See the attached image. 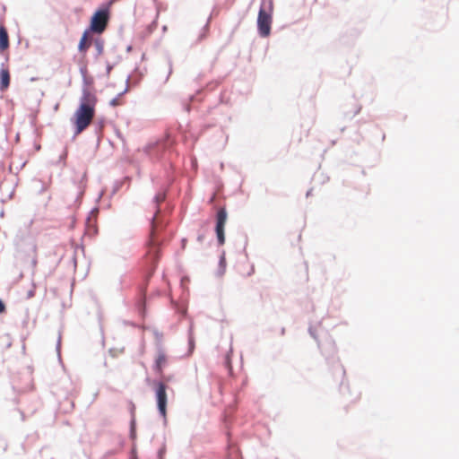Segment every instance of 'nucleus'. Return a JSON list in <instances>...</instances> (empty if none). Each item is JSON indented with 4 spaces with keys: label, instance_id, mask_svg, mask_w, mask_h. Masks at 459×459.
<instances>
[{
    "label": "nucleus",
    "instance_id": "nucleus-8",
    "mask_svg": "<svg viewBox=\"0 0 459 459\" xmlns=\"http://www.w3.org/2000/svg\"><path fill=\"white\" fill-rule=\"evenodd\" d=\"M9 47V37L4 25L0 26V50L4 51Z\"/></svg>",
    "mask_w": 459,
    "mask_h": 459
},
{
    "label": "nucleus",
    "instance_id": "nucleus-2",
    "mask_svg": "<svg viewBox=\"0 0 459 459\" xmlns=\"http://www.w3.org/2000/svg\"><path fill=\"white\" fill-rule=\"evenodd\" d=\"M273 1L262 0L258 17L257 27L260 36L268 37L271 32V25L273 22Z\"/></svg>",
    "mask_w": 459,
    "mask_h": 459
},
{
    "label": "nucleus",
    "instance_id": "nucleus-15",
    "mask_svg": "<svg viewBox=\"0 0 459 459\" xmlns=\"http://www.w3.org/2000/svg\"><path fill=\"white\" fill-rule=\"evenodd\" d=\"M102 127H103V124L101 123L99 130L100 131Z\"/></svg>",
    "mask_w": 459,
    "mask_h": 459
},
{
    "label": "nucleus",
    "instance_id": "nucleus-3",
    "mask_svg": "<svg viewBox=\"0 0 459 459\" xmlns=\"http://www.w3.org/2000/svg\"><path fill=\"white\" fill-rule=\"evenodd\" d=\"M110 4L100 6L91 16L90 28L91 32L101 34L107 29L110 20Z\"/></svg>",
    "mask_w": 459,
    "mask_h": 459
},
{
    "label": "nucleus",
    "instance_id": "nucleus-17",
    "mask_svg": "<svg viewBox=\"0 0 459 459\" xmlns=\"http://www.w3.org/2000/svg\"><path fill=\"white\" fill-rule=\"evenodd\" d=\"M91 43H90V40L88 39V43H87V46L88 48L90 47Z\"/></svg>",
    "mask_w": 459,
    "mask_h": 459
},
{
    "label": "nucleus",
    "instance_id": "nucleus-16",
    "mask_svg": "<svg viewBox=\"0 0 459 459\" xmlns=\"http://www.w3.org/2000/svg\"><path fill=\"white\" fill-rule=\"evenodd\" d=\"M97 45H98V48H99V50H100V49H101V46H100V45H99V44H97Z\"/></svg>",
    "mask_w": 459,
    "mask_h": 459
},
{
    "label": "nucleus",
    "instance_id": "nucleus-13",
    "mask_svg": "<svg viewBox=\"0 0 459 459\" xmlns=\"http://www.w3.org/2000/svg\"><path fill=\"white\" fill-rule=\"evenodd\" d=\"M5 312V305L4 303L0 299V314Z\"/></svg>",
    "mask_w": 459,
    "mask_h": 459
},
{
    "label": "nucleus",
    "instance_id": "nucleus-5",
    "mask_svg": "<svg viewBox=\"0 0 459 459\" xmlns=\"http://www.w3.org/2000/svg\"><path fill=\"white\" fill-rule=\"evenodd\" d=\"M228 214L225 208H221L217 212L215 231L220 245L225 242L224 227L227 221Z\"/></svg>",
    "mask_w": 459,
    "mask_h": 459
},
{
    "label": "nucleus",
    "instance_id": "nucleus-9",
    "mask_svg": "<svg viewBox=\"0 0 459 459\" xmlns=\"http://www.w3.org/2000/svg\"><path fill=\"white\" fill-rule=\"evenodd\" d=\"M10 84V74L8 69H1L0 71V90L5 91Z\"/></svg>",
    "mask_w": 459,
    "mask_h": 459
},
{
    "label": "nucleus",
    "instance_id": "nucleus-4",
    "mask_svg": "<svg viewBox=\"0 0 459 459\" xmlns=\"http://www.w3.org/2000/svg\"><path fill=\"white\" fill-rule=\"evenodd\" d=\"M154 386L159 412L164 419H166L168 403L167 385L164 382L160 381L155 382Z\"/></svg>",
    "mask_w": 459,
    "mask_h": 459
},
{
    "label": "nucleus",
    "instance_id": "nucleus-14",
    "mask_svg": "<svg viewBox=\"0 0 459 459\" xmlns=\"http://www.w3.org/2000/svg\"><path fill=\"white\" fill-rule=\"evenodd\" d=\"M111 104L115 106V105H117V101H116L115 100H113L111 101Z\"/></svg>",
    "mask_w": 459,
    "mask_h": 459
},
{
    "label": "nucleus",
    "instance_id": "nucleus-6",
    "mask_svg": "<svg viewBox=\"0 0 459 459\" xmlns=\"http://www.w3.org/2000/svg\"><path fill=\"white\" fill-rule=\"evenodd\" d=\"M75 134L82 133L86 128V99L81 102L80 108L75 114Z\"/></svg>",
    "mask_w": 459,
    "mask_h": 459
},
{
    "label": "nucleus",
    "instance_id": "nucleus-10",
    "mask_svg": "<svg viewBox=\"0 0 459 459\" xmlns=\"http://www.w3.org/2000/svg\"><path fill=\"white\" fill-rule=\"evenodd\" d=\"M91 98L88 92V126L91 124V121L94 117V109L91 107Z\"/></svg>",
    "mask_w": 459,
    "mask_h": 459
},
{
    "label": "nucleus",
    "instance_id": "nucleus-11",
    "mask_svg": "<svg viewBox=\"0 0 459 459\" xmlns=\"http://www.w3.org/2000/svg\"><path fill=\"white\" fill-rule=\"evenodd\" d=\"M85 45H86V30L82 35L80 44H79V48L83 49Z\"/></svg>",
    "mask_w": 459,
    "mask_h": 459
},
{
    "label": "nucleus",
    "instance_id": "nucleus-12",
    "mask_svg": "<svg viewBox=\"0 0 459 459\" xmlns=\"http://www.w3.org/2000/svg\"><path fill=\"white\" fill-rule=\"evenodd\" d=\"M98 230L95 226H91L88 223V235L90 234H97Z\"/></svg>",
    "mask_w": 459,
    "mask_h": 459
},
{
    "label": "nucleus",
    "instance_id": "nucleus-1",
    "mask_svg": "<svg viewBox=\"0 0 459 459\" xmlns=\"http://www.w3.org/2000/svg\"><path fill=\"white\" fill-rule=\"evenodd\" d=\"M165 200V195L164 194H158L155 196V203L157 204V210L156 213L153 216L152 220V226H151V233H150V238L148 241L149 250L147 252V256L152 262L157 261L159 258V248H158V239H157V233L159 231V222H158V213L160 212L159 204L162 203Z\"/></svg>",
    "mask_w": 459,
    "mask_h": 459
},
{
    "label": "nucleus",
    "instance_id": "nucleus-7",
    "mask_svg": "<svg viewBox=\"0 0 459 459\" xmlns=\"http://www.w3.org/2000/svg\"><path fill=\"white\" fill-rule=\"evenodd\" d=\"M168 365V356L162 349H159L156 353L154 370L163 377V368Z\"/></svg>",
    "mask_w": 459,
    "mask_h": 459
}]
</instances>
